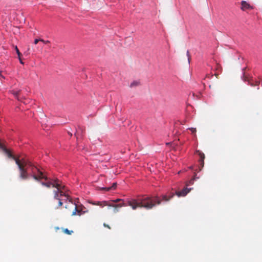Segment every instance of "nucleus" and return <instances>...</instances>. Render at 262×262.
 Listing matches in <instances>:
<instances>
[{"mask_svg": "<svg viewBox=\"0 0 262 262\" xmlns=\"http://www.w3.org/2000/svg\"><path fill=\"white\" fill-rule=\"evenodd\" d=\"M132 200H127L126 203H121L119 204H115L114 203L112 202L111 201H110V202L106 201V203L107 204V205H106V206H107L108 207H113V208H114V207H117V206L118 207H125V206H129L128 204V202Z\"/></svg>", "mask_w": 262, "mask_h": 262, "instance_id": "nucleus-7", "label": "nucleus"}, {"mask_svg": "<svg viewBox=\"0 0 262 262\" xmlns=\"http://www.w3.org/2000/svg\"><path fill=\"white\" fill-rule=\"evenodd\" d=\"M195 179V178H193L192 179H191V180H190L188 182V183H187L186 184L187 186H189L190 185H192L193 184V182L194 181V180Z\"/></svg>", "mask_w": 262, "mask_h": 262, "instance_id": "nucleus-19", "label": "nucleus"}, {"mask_svg": "<svg viewBox=\"0 0 262 262\" xmlns=\"http://www.w3.org/2000/svg\"><path fill=\"white\" fill-rule=\"evenodd\" d=\"M64 199L61 198V199L63 200H62V202L63 201L66 203H67L68 202H69V200H67V198H65V197H64ZM71 205H70L69 203H68V204L67 205H66V206H65V208L67 209L71 208Z\"/></svg>", "mask_w": 262, "mask_h": 262, "instance_id": "nucleus-14", "label": "nucleus"}, {"mask_svg": "<svg viewBox=\"0 0 262 262\" xmlns=\"http://www.w3.org/2000/svg\"><path fill=\"white\" fill-rule=\"evenodd\" d=\"M117 186V183H114L111 187H102L100 188L101 190H105L106 191H109L111 189H115L116 188Z\"/></svg>", "mask_w": 262, "mask_h": 262, "instance_id": "nucleus-13", "label": "nucleus"}, {"mask_svg": "<svg viewBox=\"0 0 262 262\" xmlns=\"http://www.w3.org/2000/svg\"><path fill=\"white\" fill-rule=\"evenodd\" d=\"M39 41H40V39H35L34 40V43L35 44H37Z\"/></svg>", "mask_w": 262, "mask_h": 262, "instance_id": "nucleus-23", "label": "nucleus"}, {"mask_svg": "<svg viewBox=\"0 0 262 262\" xmlns=\"http://www.w3.org/2000/svg\"><path fill=\"white\" fill-rule=\"evenodd\" d=\"M19 91L18 92H13V94L16 96V97H17V96L18 95V94H19Z\"/></svg>", "mask_w": 262, "mask_h": 262, "instance_id": "nucleus-24", "label": "nucleus"}, {"mask_svg": "<svg viewBox=\"0 0 262 262\" xmlns=\"http://www.w3.org/2000/svg\"><path fill=\"white\" fill-rule=\"evenodd\" d=\"M40 41H41L42 42H43L45 44H48V43H50V41L49 40H45L42 39H40Z\"/></svg>", "mask_w": 262, "mask_h": 262, "instance_id": "nucleus-21", "label": "nucleus"}, {"mask_svg": "<svg viewBox=\"0 0 262 262\" xmlns=\"http://www.w3.org/2000/svg\"><path fill=\"white\" fill-rule=\"evenodd\" d=\"M140 84V82L138 81H134L130 83V87L133 88L135 86H138Z\"/></svg>", "mask_w": 262, "mask_h": 262, "instance_id": "nucleus-15", "label": "nucleus"}, {"mask_svg": "<svg viewBox=\"0 0 262 262\" xmlns=\"http://www.w3.org/2000/svg\"><path fill=\"white\" fill-rule=\"evenodd\" d=\"M176 192H168L160 197L158 195L146 196L142 199H132L128 202V204L133 210L138 208H144L147 210L151 209L157 205H160L162 202H168L175 195Z\"/></svg>", "mask_w": 262, "mask_h": 262, "instance_id": "nucleus-1", "label": "nucleus"}, {"mask_svg": "<svg viewBox=\"0 0 262 262\" xmlns=\"http://www.w3.org/2000/svg\"><path fill=\"white\" fill-rule=\"evenodd\" d=\"M63 231L64 233L68 234V235H71L73 232V231L72 230H69L68 229H63Z\"/></svg>", "mask_w": 262, "mask_h": 262, "instance_id": "nucleus-17", "label": "nucleus"}, {"mask_svg": "<svg viewBox=\"0 0 262 262\" xmlns=\"http://www.w3.org/2000/svg\"><path fill=\"white\" fill-rule=\"evenodd\" d=\"M241 9L243 11H246L247 10L252 9V7L248 3H247L246 1H242L241 2Z\"/></svg>", "mask_w": 262, "mask_h": 262, "instance_id": "nucleus-11", "label": "nucleus"}, {"mask_svg": "<svg viewBox=\"0 0 262 262\" xmlns=\"http://www.w3.org/2000/svg\"><path fill=\"white\" fill-rule=\"evenodd\" d=\"M121 207H114L113 212L114 213H117L119 211V208H121Z\"/></svg>", "mask_w": 262, "mask_h": 262, "instance_id": "nucleus-20", "label": "nucleus"}, {"mask_svg": "<svg viewBox=\"0 0 262 262\" xmlns=\"http://www.w3.org/2000/svg\"><path fill=\"white\" fill-rule=\"evenodd\" d=\"M92 204L94 205L99 206L101 207L106 206V205H107V204L106 203V201H102V202H99V201L95 202L92 203Z\"/></svg>", "mask_w": 262, "mask_h": 262, "instance_id": "nucleus-12", "label": "nucleus"}, {"mask_svg": "<svg viewBox=\"0 0 262 262\" xmlns=\"http://www.w3.org/2000/svg\"><path fill=\"white\" fill-rule=\"evenodd\" d=\"M37 176L38 178L37 180H36V181H40L42 179H44L46 181H48L49 180V178L47 176H46L43 172H42L40 169L38 171V172L37 173Z\"/></svg>", "mask_w": 262, "mask_h": 262, "instance_id": "nucleus-10", "label": "nucleus"}, {"mask_svg": "<svg viewBox=\"0 0 262 262\" xmlns=\"http://www.w3.org/2000/svg\"><path fill=\"white\" fill-rule=\"evenodd\" d=\"M54 198L58 201V205L56 207L57 209H58L63 205V200L61 199V198L62 197L67 198V200H69L70 205H73L72 199L69 193L66 191V188L62 189L60 190H54Z\"/></svg>", "mask_w": 262, "mask_h": 262, "instance_id": "nucleus-3", "label": "nucleus"}, {"mask_svg": "<svg viewBox=\"0 0 262 262\" xmlns=\"http://www.w3.org/2000/svg\"><path fill=\"white\" fill-rule=\"evenodd\" d=\"M59 181L57 179H55L53 180L52 181L47 182H41V185L45 186L48 188H50L51 186L52 187H55L57 189L56 190H60L62 189L65 188L64 186H63L59 183Z\"/></svg>", "mask_w": 262, "mask_h": 262, "instance_id": "nucleus-4", "label": "nucleus"}, {"mask_svg": "<svg viewBox=\"0 0 262 262\" xmlns=\"http://www.w3.org/2000/svg\"><path fill=\"white\" fill-rule=\"evenodd\" d=\"M193 134H195L196 133V128H189Z\"/></svg>", "mask_w": 262, "mask_h": 262, "instance_id": "nucleus-22", "label": "nucleus"}, {"mask_svg": "<svg viewBox=\"0 0 262 262\" xmlns=\"http://www.w3.org/2000/svg\"><path fill=\"white\" fill-rule=\"evenodd\" d=\"M111 202L114 203L115 204L120 202H121V203H127V202H125V201L124 200L121 199H117L116 200H111Z\"/></svg>", "mask_w": 262, "mask_h": 262, "instance_id": "nucleus-16", "label": "nucleus"}, {"mask_svg": "<svg viewBox=\"0 0 262 262\" xmlns=\"http://www.w3.org/2000/svg\"><path fill=\"white\" fill-rule=\"evenodd\" d=\"M195 154H198L200 157V159L199 160V162L201 168H203L204 165V159L205 158V155L203 152L199 150H196L195 151Z\"/></svg>", "mask_w": 262, "mask_h": 262, "instance_id": "nucleus-8", "label": "nucleus"}, {"mask_svg": "<svg viewBox=\"0 0 262 262\" xmlns=\"http://www.w3.org/2000/svg\"><path fill=\"white\" fill-rule=\"evenodd\" d=\"M31 165L28 164L27 165L25 166V168L27 169L28 168H30V170L32 172V177L34 180H37L38 179L37 173L38 172V171L39 170V168L36 167V166H34L33 164L31 162Z\"/></svg>", "mask_w": 262, "mask_h": 262, "instance_id": "nucleus-5", "label": "nucleus"}, {"mask_svg": "<svg viewBox=\"0 0 262 262\" xmlns=\"http://www.w3.org/2000/svg\"><path fill=\"white\" fill-rule=\"evenodd\" d=\"M0 77L4 78V76L1 75V72L0 71Z\"/></svg>", "mask_w": 262, "mask_h": 262, "instance_id": "nucleus-29", "label": "nucleus"}, {"mask_svg": "<svg viewBox=\"0 0 262 262\" xmlns=\"http://www.w3.org/2000/svg\"><path fill=\"white\" fill-rule=\"evenodd\" d=\"M73 205H71V208L74 207V209L72 213V215H80L82 212V207L80 206H77L75 203L73 202Z\"/></svg>", "mask_w": 262, "mask_h": 262, "instance_id": "nucleus-6", "label": "nucleus"}, {"mask_svg": "<svg viewBox=\"0 0 262 262\" xmlns=\"http://www.w3.org/2000/svg\"><path fill=\"white\" fill-rule=\"evenodd\" d=\"M260 83L259 81H256L255 83V85H258Z\"/></svg>", "mask_w": 262, "mask_h": 262, "instance_id": "nucleus-28", "label": "nucleus"}, {"mask_svg": "<svg viewBox=\"0 0 262 262\" xmlns=\"http://www.w3.org/2000/svg\"><path fill=\"white\" fill-rule=\"evenodd\" d=\"M2 149H3V151L7 154V156L9 158H12L15 161V163L17 165L19 170L20 178L23 180L28 179L29 178V174L28 172H27V169L25 168V166L28 164L31 165V162L24 158L19 159V158L13 156L10 150L4 146Z\"/></svg>", "mask_w": 262, "mask_h": 262, "instance_id": "nucleus-2", "label": "nucleus"}, {"mask_svg": "<svg viewBox=\"0 0 262 262\" xmlns=\"http://www.w3.org/2000/svg\"><path fill=\"white\" fill-rule=\"evenodd\" d=\"M18 59H19L20 63L22 64H24V63L23 62L21 57H18Z\"/></svg>", "mask_w": 262, "mask_h": 262, "instance_id": "nucleus-26", "label": "nucleus"}, {"mask_svg": "<svg viewBox=\"0 0 262 262\" xmlns=\"http://www.w3.org/2000/svg\"><path fill=\"white\" fill-rule=\"evenodd\" d=\"M103 226H104V227H107V228H108V229H111L110 226L109 225H107V224H105V223H104V224H103Z\"/></svg>", "mask_w": 262, "mask_h": 262, "instance_id": "nucleus-25", "label": "nucleus"}, {"mask_svg": "<svg viewBox=\"0 0 262 262\" xmlns=\"http://www.w3.org/2000/svg\"><path fill=\"white\" fill-rule=\"evenodd\" d=\"M15 51L16 52L17 55H18V57H21V54L19 52V50H18V49L17 46L15 47Z\"/></svg>", "mask_w": 262, "mask_h": 262, "instance_id": "nucleus-18", "label": "nucleus"}, {"mask_svg": "<svg viewBox=\"0 0 262 262\" xmlns=\"http://www.w3.org/2000/svg\"><path fill=\"white\" fill-rule=\"evenodd\" d=\"M191 188H185L180 191H176V194L178 196H185L188 192L190 191Z\"/></svg>", "mask_w": 262, "mask_h": 262, "instance_id": "nucleus-9", "label": "nucleus"}, {"mask_svg": "<svg viewBox=\"0 0 262 262\" xmlns=\"http://www.w3.org/2000/svg\"><path fill=\"white\" fill-rule=\"evenodd\" d=\"M187 55L188 56V60L189 61L190 60V55H189V52L188 51H187Z\"/></svg>", "mask_w": 262, "mask_h": 262, "instance_id": "nucleus-27", "label": "nucleus"}]
</instances>
